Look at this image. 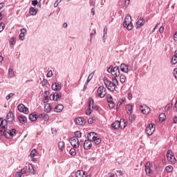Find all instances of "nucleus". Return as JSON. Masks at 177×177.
Segmentation results:
<instances>
[{
  "instance_id": "f257e3e1",
  "label": "nucleus",
  "mask_w": 177,
  "mask_h": 177,
  "mask_svg": "<svg viewBox=\"0 0 177 177\" xmlns=\"http://www.w3.org/2000/svg\"><path fill=\"white\" fill-rule=\"evenodd\" d=\"M104 84L110 92L115 91L116 85H118V80L115 77H112V82L107 77H104Z\"/></svg>"
},
{
  "instance_id": "f03ea898",
  "label": "nucleus",
  "mask_w": 177,
  "mask_h": 177,
  "mask_svg": "<svg viewBox=\"0 0 177 177\" xmlns=\"http://www.w3.org/2000/svg\"><path fill=\"white\" fill-rule=\"evenodd\" d=\"M123 26L129 30H132V28H133L132 17H131V15H127L125 17L124 22H123Z\"/></svg>"
},
{
  "instance_id": "7ed1b4c3",
  "label": "nucleus",
  "mask_w": 177,
  "mask_h": 177,
  "mask_svg": "<svg viewBox=\"0 0 177 177\" xmlns=\"http://www.w3.org/2000/svg\"><path fill=\"white\" fill-rule=\"evenodd\" d=\"M91 135H94L92 137L91 142H94L95 145H100L102 143V138H97V133L95 132H90L87 134V139H91Z\"/></svg>"
},
{
  "instance_id": "20e7f679",
  "label": "nucleus",
  "mask_w": 177,
  "mask_h": 177,
  "mask_svg": "<svg viewBox=\"0 0 177 177\" xmlns=\"http://www.w3.org/2000/svg\"><path fill=\"white\" fill-rule=\"evenodd\" d=\"M108 73H111V74L113 76V78L120 76V67L113 66H110L107 69Z\"/></svg>"
},
{
  "instance_id": "39448f33",
  "label": "nucleus",
  "mask_w": 177,
  "mask_h": 177,
  "mask_svg": "<svg viewBox=\"0 0 177 177\" xmlns=\"http://www.w3.org/2000/svg\"><path fill=\"white\" fill-rule=\"evenodd\" d=\"M15 135H16V129H12L11 130L6 129L2 136H5L7 139H12L15 137Z\"/></svg>"
},
{
  "instance_id": "423d86ee",
  "label": "nucleus",
  "mask_w": 177,
  "mask_h": 177,
  "mask_svg": "<svg viewBox=\"0 0 177 177\" xmlns=\"http://www.w3.org/2000/svg\"><path fill=\"white\" fill-rule=\"evenodd\" d=\"M8 122L6 119L3 120L1 118L0 123V136H2L5 133V130L8 129Z\"/></svg>"
},
{
  "instance_id": "0eeeda50",
  "label": "nucleus",
  "mask_w": 177,
  "mask_h": 177,
  "mask_svg": "<svg viewBox=\"0 0 177 177\" xmlns=\"http://www.w3.org/2000/svg\"><path fill=\"white\" fill-rule=\"evenodd\" d=\"M167 157L168 161L171 162V164H176V158H175V155L172 153V150L169 149L167 152Z\"/></svg>"
},
{
  "instance_id": "6e6552de",
  "label": "nucleus",
  "mask_w": 177,
  "mask_h": 177,
  "mask_svg": "<svg viewBox=\"0 0 177 177\" xmlns=\"http://www.w3.org/2000/svg\"><path fill=\"white\" fill-rule=\"evenodd\" d=\"M111 127L113 128V129H118L119 128L124 129L127 127V122H124V126H121V122L116 120L111 124Z\"/></svg>"
},
{
  "instance_id": "1a4fd4ad",
  "label": "nucleus",
  "mask_w": 177,
  "mask_h": 177,
  "mask_svg": "<svg viewBox=\"0 0 177 177\" xmlns=\"http://www.w3.org/2000/svg\"><path fill=\"white\" fill-rule=\"evenodd\" d=\"M155 125L156 124H154V123H151L147 125L146 128V132L148 136H151V135H153L154 133V131L156 130V128H154Z\"/></svg>"
},
{
  "instance_id": "9d476101",
  "label": "nucleus",
  "mask_w": 177,
  "mask_h": 177,
  "mask_svg": "<svg viewBox=\"0 0 177 177\" xmlns=\"http://www.w3.org/2000/svg\"><path fill=\"white\" fill-rule=\"evenodd\" d=\"M69 142L71 146L74 147V149L80 147V140H78V138H77V137L71 138Z\"/></svg>"
},
{
  "instance_id": "9b49d317",
  "label": "nucleus",
  "mask_w": 177,
  "mask_h": 177,
  "mask_svg": "<svg viewBox=\"0 0 177 177\" xmlns=\"http://www.w3.org/2000/svg\"><path fill=\"white\" fill-rule=\"evenodd\" d=\"M106 88H104V86H100L98 87L97 89V95L100 97L103 98L106 96Z\"/></svg>"
},
{
  "instance_id": "f8f14e48",
  "label": "nucleus",
  "mask_w": 177,
  "mask_h": 177,
  "mask_svg": "<svg viewBox=\"0 0 177 177\" xmlns=\"http://www.w3.org/2000/svg\"><path fill=\"white\" fill-rule=\"evenodd\" d=\"M83 147L84 150H91L92 147V141L91 138H88L87 140H85Z\"/></svg>"
},
{
  "instance_id": "ddd939ff",
  "label": "nucleus",
  "mask_w": 177,
  "mask_h": 177,
  "mask_svg": "<svg viewBox=\"0 0 177 177\" xmlns=\"http://www.w3.org/2000/svg\"><path fill=\"white\" fill-rule=\"evenodd\" d=\"M18 111L19 113H24V114H28V108L26 107L24 104H20L17 106Z\"/></svg>"
},
{
  "instance_id": "4468645a",
  "label": "nucleus",
  "mask_w": 177,
  "mask_h": 177,
  "mask_svg": "<svg viewBox=\"0 0 177 177\" xmlns=\"http://www.w3.org/2000/svg\"><path fill=\"white\" fill-rule=\"evenodd\" d=\"M13 120H15V115H13V112L10 111L7 114L6 120L8 124H13Z\"/></svg>"
},
{
  "instance_id": "2eb2a0df",
  "label": "nucleus",
  "mask_w": 177,
  "mask_h": 177,
  "mask_svg": "<svg viewBox=\"0 0 177 177\" xmlns=\"http://www.w3.org/2000/svg\"><path fill=\"white\" fill-rule=\"evenodd\" d=\"M51 89L55 92H59V91H61L62 89V84L57 82H54L51 85Z\"/></svg>"
},
{
  "instance_id": "dca6fc26",
  "label": "nucleus",
  "mask_w": 177,
  "mask_h": 177,
  "mask_svg": "<svg viewBox=\"0 0 177 177\" xmlns=\"http://www.w3.org/2000/svg\"><path fill=\"white\" fill-rule=\"evenodd\" d=\"M93 75H95V72H92L91 73L89 74V75L84 84L83 91L86 90V86H88V84H89V82H91V80L93 78Z\"/></svg>"
},
{
  "instance_id": "f3484780",
  "label": "nucleus",
  "mask_w": 177,
  "mask_h": 177,
  "mask_svg": "<svg viewBox=\"0 0 177 177\" xmlns=\"http://www.w3.org/2000/svg\"><path fill=\"white\" fill-rule=\"evenodd\" d=\"M140 110L142 114H149L150 113V109L147 105H141Z\"/></svg>"
},
{
  "instance_id": "a211bd4d",
  "label": "nucleus",
  "mask_w": 177,
  "mask_h": 177,
  "mask_svg": "<svg viewBox=\"0 0 177 177\" xmlns=\"http://www.w3.org/2000/svg\"><path fill=\"white\" fill-rule=\"evenodd\" d=\"M146 23V20L145 19L140 18L137 22L136 27L137 29L140 28L142 26H145V24Z\"/></svg>"
},
{
  "instance_id": "6ab92c4d",
  "label": "nucleus",
  "mask_w": 177,
  "mask_h": 177,
  "mask_svg": "<svg viewBox=\"0 0 177 177\" xmlns=\"http://www.w3.org/2000/svg\"><path fill=\"white\" fill-rule=\"evenodd\" d=\"M75 122L76 125H85V124L86 123L84 118H78L75 119Z\"/></svg>"
},
{
  "instance_id": "aec40b11",
  "label": "nucleus",
  "mask_w": 177,
  "mask_h": 177,
  "mask_svg": "<svg viewBox=\"0 0 177 177\" xmlns=\"http://www.w3.org/2000/svg\"><path fill=\"white\" fill-rule=\"evenodd\" d=\"M129 66H128V65L124 63L120 64V71H122V73H126L127 74H128V72L129 71Z\"/></svg>"
},
{
  "instance_id": "412c9836",
  "label": "nucleus",
  "mask_w": 177,
  "mask_h": 177,
  "mask_svg": "<svg viewBox=\"0 0 177 177\" xmlns=\"http://www.w3.org/2000/svg\"><path fill=\"white\" fill-rule=\"evenodd\" d=\"M37 117H38V115H37V112H32L29 115V120L32 122L34 121H37Z\"/></svg>"
},
{
  "instance_id": "4be33fe9",
  "label": "nucleus",
  "mask_w": 177,
  "mask_h": 177,
  "mask_svg": "<svg viewBox=\"0 0 177 177\" xmlns=\"http://www.w3.org/2000/svg\"><path fill=\"white\" fill-rule=\"evenodd\" d=\"M20 34L19 36V39H20V41H24V34H26V32H27V30L26 28H22L20 30Z\"/></svg>"
},
{
  "instance_id": "5701e85b",
  "label": "nucleus",
  "mask_w": 177,
  "mask_h": 177,
  "mask_svg": "<svg viewBox=\"0 0 177 177\" xmlns=\"http://www.w3.org/2000/svg\"><path fill=\"white\" fill-rule=\"evenodd\" d=\"M39 118L44 120V121H49V115L46 113H41L38 115Z\"/></svg>"
},
{
  "instance_id": "b1692460",
  "label": "nucleus",
  "mask_w": 177,
  "mask_h": 177,
  "mask_svg": "<svg viewBox=\"0 0 177 177\" xmlns=\"http://www.w3.org/2000/svg\"><path fill=\"white\" fill-rule=\"evenodd\" d=\"M126 111L127 114H132V113H133V107L132 106V105L129 104H127L126 106Z\"/></svg>"
},
{
  "instance_id": "393cba45",
  "label": "nucleus",
  "mask_w": 177,
  "mask_h": 177,
  "mask_svg": "<svg viewBox=\"0 0 177 177\" xmlns=\"http://www.w3.org/2000/svg\"><path fill=\"white\" fill-rule=\"evenodd\" d=\"M18 120L20 124H26V122H27V118L24 115L18 116Z\"/></svg>"
},
{
  "instance_id": "a878e982",
  "label": "nucleus",
  "mask_w": 177,
  "mask_h": 177,
  "mask_svg": "<svg viewBox=\"0 0 177 177\" xmlns=\"http://www.w3.org/2000/svg\"><path fill=\"white\" fill-rule=\"evenodd\" d=\"M129 121L131 122V124H133L135 122V120H136V116L134 114L129 113Z\"/></svg>"
},
{
  "instance_id": "bb28decb",
  "label": "nucleus",
  "mask_w": 177,
  "mask_h": 177,
  "mask_svg": "<svg viewBox=\"0 0 177 177\" xmlns=\"http://www.w3.org/2000/svg\"><path fill=\"white\" fill-rule=\"evenodd\" d=\"M63 109H64V106L62 104H59L55 108V113H61V111H63Z\"/></svg>"
},
{
  "instance_id": "cd10ccee",
  "label": "nucleus",
  "mask_w": 177,
  "mask_h": 177,
  "mask_svg": "<svg viewBox=\"0 0 177 177\" xmlns=\"http://www.w3.org/2000/svg\"><path fill=\"white\" fill-rule=\"evenodd\" d=\"M145 172L148 176H150V174H151L152 171L150 168V166L147 165V163L145 165Z\"/></svg>"
},
{
  "instance_id": "c85d7f7f",
  "label": "nucleus",
  "mask_w": 177,
  "mask_h": 177,
  "mask_svg": "<svg viewBox=\"0 0 177 177\" xmlns=\"http://www.w3.org/2000/svg\"><path fill=\"white\" fill-rule=\"evenodd\" d=\"M75 177H85V171H81V170H78L75 173Z\"/></svg>"
},
{
  "instance_id": "c756f323",
  "label": "nucleus",
  "mask_w": 177,
  "mask_h": 177,
  "mask_svg": "<svg viewBox=\"0 0 177 177\" xmlns=\"http://www.w3.org/2000/svg\"><path fill=\"white\" fill-rule=\"evenodd\" d=\"M51 110H52V107L50 106V104H46L44 106L45 113H50Z\"/></svg>"
},
{
  "instance_id": "7c9ffc66",
  "label": "nucleus",
  "mask_w": 177,
  "mask_h": 177,
  "mask_svg": "<svg viewBox=\"0 0 177 177\" xmlns=\"http://www.w3.org/2000/svg\"><path fill=\"white\" fill-rule=\"evenodd\" d=\"M29 13L32 16H35L37 15V10H35V8H34L33 7H31L29 9Z\"/></svg>"
},
{
  "instance_id": "2f4dec72",
  "label": "nucleus",
  "mask_w": 177,
  "mask_h": 177,
  "mask_svg": "<svg viewBox=\"0 0 177 177\" xmlns=\"http://www.w3.org/2000/svg\"><path fill=\"white\" fill-rule=\"evenodd\" d=\"M167 118V116L165 115V113H162L159 115V120L160 122H164V121H165V118Z\"/></svg>"
},
{
  "instance_id": "473e14b6",
  "label": "nucleus",
  "mask_w": 177,
  "mask_h": 177,
  "mask_svg": "<svg viewBox=\"0 0 177 177\" xmlns=\"http://www.w3.org/2000/svg\"><path fill=\"white\" fill-rule=\"evenodd\" d=\"M93 104H94L93 99L90 98L89 99V102H88V109H93V107H94Z\"/></svg>"
},
{
  "instance_id": "72a5a7b5",
  "label": "nucleus",
  "mask_w": 177,
  "mask_h": 177,
  "mask_svg": "<svg viewBox=\"0 0 177 177\" xmlns=\"http://www.w3.org/2000/svg\"><path fill=\"white\" fill-rule=\"evenodd\" d=\"M28 170L30 174H32V175H35V170L34 169V167H32V165L29 164Z\"/></svg>"
},
{
  "instance_id": "f704fd0d",
  "label": "nucleus",
  "mask_w": 177,
  "mask_h": 177,
  "mask_svg": "<svg viewBox=\"0 0 177 177\" xmlns=\"http://www.w3.org/2000/svg\"><path fill=\"white\" fill-rule=\"evenodd\" d=\"M120 81L122 84H124V82H125V81H127V76H125V75H124V74L120 75Z\"/></svg>"
},
{
  "instance_id": "c9c22d12",
  "label": "nucleus",
  "mask_w": 177,
  "mask_h": 177,
  "mask_svg": "<svg viewBox=\"0 0 177 177\" xmlns=\"http://www.w3.org/2000/svg\"><path fill=\"white\" fill-rule=\"evenodd\" d=\"M8 75L10 78H13V77H15V71H13V69L10 68L8 69Z\"/></svg>"
},
{
  "instance_id": "e433bc0d",
  "label": "nucleus",
  "mask_w": 177,
  "mask_h": 177,
  "mask_svg": "<svg viewBox=\"0 0 177 177\" xmlns=\"http://www.w3.org/2000/svg\"><path fill=\"white\" fill-rule=\"evenodd\" d=\"M16 44V37H12L10 40V48H13V45Z\"/></svg>"
},
{
  "instance_id": "4c0bfd02",
  "label": "nucleus",
  "mask_w": 177,
  "mask_h": 177,
  "mask_svg": "<svg viewBox=\"0 0 177 177\" xmlns=\"http://www.w3.org/2000/svg\"><path fill=\"white\" fill-rule=\"evenodd\" d=\"M75 137L74 138H76V139H78L80 138H82V133H81V131H77L76 132H75Z\"/></svg>"
},
{
  "instance_id": "58836bf2",
  "label": "nucleus",
  "mask_w": 177,
  "mask_h": 177,
  "mask_svg": "<svg viewBox=\"0 0 177 177\" xmlns=\"http://www.w3.org/2000/svg\"><path fill=\"white\" fill-rule=\"evenodd\" d=\"M54 95L55 97V102H57L59 100V99L62 98V95H60L59 93H55Z\"/></svg>"
},
{
  "instance_id": "ea45409f",
  "label": "nucleus",
  "mask_w": 177,
  "mask_h": 177,
  "mask_svg": "<svg viewBox=\"0 0 177 177\" xmlns=\"http://www.w3.org/2000/svg\"><path fill=\"white\" fill-rule=\"evenodd\" d=\"M58 147L60 150H63L64 148V142L60 141L58 142Z\"/></svg>"
},
{
  "instance_id": "a19ab883",
  "label": "nucleus",
  "mask_w": 177,
  "mask_h": 177,
  "mask_svg": "<svg viewBox=\"0 0 177 177\" xmlns=\"http://www.w3.org/2000/svg\"><path fill=\"white\" fill-rule=\"evenodd\" d=\"M165 170L167 172H172V171H174V167L171 165H169L165 167Z\"/></svg>"
},
{
  "instance_id": "79ce46f5",
  "label": "nucleus",
  "mask_w": 177,
  "mask_h": 177,
  "mask_svg": "<svg viewBox=\"0 0 177 177\" xmlns=\"http://www.w3.org/2000/svg\"><path fill=\"white\" fill-rule=\"evenodd\" d=\"M71 156H75L77 154V151H75V148H71L69 151Z\"/></svg>"
},
{
  "instance_id": "37998d69",
  "label": "nucleus",
  "mask_w": 177,
  "mask_h": 177,
  "mask_svg": "<svg viewBox=\"0 0 177 177\" xmlns=\"http://www.w3.org/2000/svg\"><path fill=\"white\" fill-rule=\"evenodd\" d=\"M171 63L173 64H176V63H177V57L176 56H173L172 57H171Z\"/></svg>"
},
{
  "instance_id": "c03bdc74",
  "label": "nucleus",
  "mask_w": 177,
  "mask_h": 177,
  "mask_svg": "<svg viewBox=\"0 0 177 177\" xmlns=\"http://www.w3.org/2000/svg\"><path fill=\"white\" fill-rule=\"evenodd\" d=\"M35 156H37V150L35 149H34L30 152V156L31 157H35Z\"/></svg>"
},
{
  "instance_id": "a18cd8bd",
  "label": "nucleus",
  "mask_w": 177,
  "mask_h": 177,
  "mask_svg": "<svg viewBox=\"0 0 177 177\" xmlns=\"http://www.w3.org/2000/svg\"><path fill=\"white\" fill-rule=\"evenodd\" d=\"M5 30V24L3 22H1L0 24V32H2Z\"/></svg>"
},
{
  "instance_id": "49530a36",
  "label": "nucleus",
  "mask_w": 177,
  "mask_h": 177,
  "mask_svg": "<svg viewBox=\"0 0 177 177\" xmlns=\"http://www.w3.org/2000/svg\"><path fill=\"white\" fill-rule=\"evenodd\" d=\"M104 39H106L107 38V27H105L104 28V36H103Z\"/></svg>"
},
{
  "instance_id": "de8ad7c7",
  "label": "nucleus",
  "mask_w": 177,
  "mask_h": 177,
  "mask_svg": "<svg viewBox=\"0 0 177 177\" xmlns=\"http://www.w3.org/2000/svg\"><path fill=\"white\" fill-rule=\"evenodd\" d=\"M13 96H15V93H10L6 97V100H9L11 97H13Z\"/></svg>"
},
{
  "instance_id": "09e8293b",
  "label": "nucleus",
  "mask_w": 177,
  "mask_h": 177,
  "mask_svg": "<svg viewBox=\"0 0 177 177\" xmlns=\"http://www.w3.org/2000/svg\"><path fill=\"white\" fill-rule=\"evenodd\" d=\"M171 107H172V104H167L165 107V111H168Z\"/></svg>"
},
{
  "instance_id": "8fccbe9b",
  "label": "nucleus",
  "mask_w": 177,
  "mask_h": 177,
  "mask_svg": "<svg viewBox=\"0 0 177 177\" xmlns=\"http://www.w3.org/2000/svg\"><path fill=\"white\" fill-rule=\"evenodd\" d=\"M93 111L92 109H90L89 108H88L87 111H86V115H91V114H92Z\"/></svg>"
},
{
  "instance_id": "3c124183",
  "label": "nucleus",
  "mask_w": 177,
  "mask_h": 177,
  "mask_svg": "<svg viewBox=\"0 0 177 177\" xmlns=\"http://www.w3.org/2000/svg\"><path fill=\"white\" fill-rule=\"evenodd\" d=\"M173 75H174V78H176V80L177 79V68L174 69Z\"/></svg>"
},
{
  "instance_id": "603ef678",
  "label": "nucleus",
  "mask_w": 177,
  "mask_h": 177,
  "mask_svg": "<svg viewBox=\"0 0 177 177\" xmlns=\"http://www.w3.org/2000/svg\"><path fill=\"white\" fill-rule=\"evenodd\" d=\"M46 84H48V80L43 79L42 82H41L42 86H46Z\"/></svg>"
},
{
  "instance_id": "864d4df0",
  "label": "nucleus",
  "mask_w": 177,
  "mask_h": 177,
  "mask_svg": "<svg viewBox=\"0 0 177 177\" xmlns=\"http://www.w3.org/2000/svg\"><path fill=\"white\" fill-rule=\"evenodd\" d=\"M60 2H62V0H57L56 2L54 3V8H57Z\"/></svg>"
},
{
  "instance_id": "5fc2aeb1",
  "label": "nucleus",
  "mask_w": 177,
  "mask_h": 177,
  "mask_svg": "<svg viewBox=\"0 0 177 177\" xmlns=\"http://www.w3.org/2000/svg\"><path fill=\"white\" fill-rule=\"evenodd\" d=\"M43 102L44 103H48V102H49V97L44 96L43 99Z\"/></svg>"
},
{
  "instance_id": "6e6d98bb",
  "label": "nucleus",
  "mask_w": 177,
  "mask_h": 177,
  "mask_svg": "<svg viewBox=\"0 0 177 177\" xmlns=\"http://www.w3.org/2000/svg\"><path fill=\"white\" fill-rule=\"evenodd\" d=\"M52 75H53V73L52 72V71H49L48 73H47V77L48 78H50V77H52Z\"/></svg>"
},
{
  "instance_id": "4d7b16f0",
  "label": "nucleus",
  "mask_w": 177,
  "mask_h": 177,
  "mask_svg": "<svg viewBox=\"0 0 177 177\" xmlns=\"http://www.w3.org/2000/svg\"><path fill=\"white\" fill-rule=\"evenodd\" d=\"M32 6H37V5H38V0H33L32 1Z\"/></svg>"
},
{
  "instance_id": "13d9d810",
  "label": "nucleus",
  "mask_w": 177,
  "mask_h": 177,
  "mask_svg": "<svg viewBox=\"0 0 177 177\" xmlns=\"http://www.w3.org/2000/svg\"><path fill=\"white\" fill-rule=\"evenodd\" d=\"M115 106V104H114V102H111V103L109 104V109H114Z\"/></svg>"
},
{
  "instance_id": "bf43d9fd",
  "label": "nucleus",
  "mask_w": 177,
  "mask_h": 177,
  "mask_svg": "<svg viewBox=\"0 0 177 177\" xmlns=\"http://www.w3.org/2000/svg\"><path fill=\"white\" fill-rule=\"evenodd\" d=\"M21 172L20 171H17L16 174H15V177H21Z\"/></svg>"
},
{
  "instance_id": "052dcab7",
  "label": "nucleus",
  "mask_w": 177,
  "mask_h": 177,
  "mask_svg": "<svg viewBox=\"0 0 177 177\" xmlns=\"http://www.w3.org/2000/svg\"><path fill=\"white\" fill-rule=\"evenodd\" d=\"M159 32L160 34H162V32H164V26H161L160 28H159Z\"/></svg>"
},
{
  "instance_id": "680f3d73",
  "label": "nucleus",
  "mask_w": 177,
  "mask_h": 177,
  "mask_svg": "<svg viewBox=\"0 0 177 177\" xmlns=\"http://www.w3.org/2000/svg\"><path fill=\"white\" fill-rule=\"evenodd\" d=\"M91 110H95V111H97V110H99V106L95 105L93 106V108Z\"/></svg>"
},
{
  "instance_id": "e2e57ef3",
  "label": "nucleus",
  "mask_w": 177,
  "mask_h": 177,
  "mask_svg": "<svg viewBox=\"0 0 177 177\" xmlns=\"http://www.w3.org/2000/svg\"><path fill=\"white\" fill-rule=\"evenodd\" d=\"M116 172L120 174V176H123V175H124V171H122L121 170H117Z\"/></svg>"
},
{
  "instance_id": "0e129e2a",
  "label": "nucleus",
  "mask_w": 177,
  "mask_h": 177,
  "mask_svg": "<svg viewBox=\"0 0 177 177\" xmlns=\"http://www.w3.org/2000/svg\"><path fill=\"white\" fill-rule=\"evenodd\" d=\"M174 110L176 113H177V100L176 101L174 107Z\"/></svg>"
},
{
  "instance_id": "69168bd1",
  "label": "nucleus",
  "mask_w": 177,
  "mask_h": 177,
  "mask_svg": "<svg viewBox=\"0 0 177 177\" xmlns=\"http://www.w3.org/2000/svg\"><path fill=\"white\" fill-rule=\"evenodd\" d=\"M55 94H51V95H50V100H55Z\"/></svg>"
},
{
  "instance_id": "338daca9",
  "label": "nucleus",
  "mask_w": 177,
  "mask_h": 177,
  "mask_svg": "<svg viewBox=\"0 0 177 177\" xmlns=\"http://www.w3.org/2000/svg\"><path fill=\"white\" fill-rule=\"evenodd\" d=\"M127 98L129 100H132V95L131 93H129L127 95Z\"/></svg>"
},
{
  "instance_id": "774afa93",
  "label": "nucleus",
  "mask_w": 177,
  "mask_h": 177,
  "mask_svg": "<svg viewBox=\"0 0 177 177\" xmlns=\"http://www.w3.org/2000/svg\"><path fill=\"white\" fill-rule=\"evenodd\" d=\"M174 40L177 41V31L175 32L174 35Z\"/></svg>"
}]
</instances>
